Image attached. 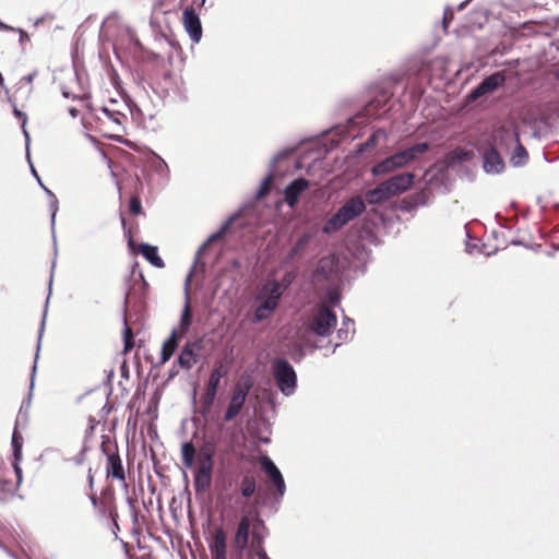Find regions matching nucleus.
<instances>
[{
  "label": "nucleus",
  "mask_w": 559,
  "mask_h": 559,
  "mask_svg": "<svg viewBox=\"0 0 559 559\" xmlns=\"http://www.w3.org/2000/svg\"><path fill=\"white\" fill-rule=\"evenodd\" d=\"M336 253L323 257L313 272V282L325 286H340L362 275L369 260L367 247H340Z\"/></svg>",
  "instance_id": "obj_1"
},
{
  "label": "nucleus",
  "mask_w": 559,
  "mask_h": 559,
  "mask_svg": "<svg viewBox=\"0 0 559 559\" xmlns=\"http://www.w3.org/2000/svg\"><path fill=\"white\" fill-rule=\"evenodd\" d=\"M248 210H239L237 213L229 216L221 227L210 234L201 245H212L218 240H229L231 236L237 235L239 231L250 225L252 222L251 217L247 216Z\"/></svg>",
  "instance_id": "obj_2"
},
{
  "label": "nucleus",
  "mask_w": 559,
  "mask_h": 559,
  "mask_svg": "<svg viewBox=\"0 0 559 559\" xmlns=\"http://www.w3.org/2000/svg\"><path fill=\"white\" fill-rule=\"evenodd\" d=\"M337 318L329 306L319 305L308 320V330L320 337L329 336L336 326Z\"/></svg>",
  "instance_id": "obj_3"
},
{
  "label": "nucleus",
  "mask_w": 559,
  "mask_h": 559,
  "mask_svg": "<svg viewBox=\"0 0 559 559\" xmlns=\"http://www.w3.org/2000/svg\"><path fill=\"white\" fill-rule=\"evenodd\" d=\"M207 248L209 247H199V250L197 251L195 257H194V262H193L191 270L185 281V306H183V309H182V312L180 316L179 328L177 329L178 334H180L181 336L188 332V330L192 323V312H191L190 293H189V285L191 282V277H192L193 273H195L199 267L201 270H203L204 263H201L200 260Z\"/></svg>",
  "instance_id": "obj_4"
},
{
  "label": "nucleus",
  "mask_w": 559,
  "mask_h": 559,
  "mask_svg": "<svg viewBox=\"0 0 559 559\" xmlns=\"http://www.w3.org/2000/svg\"><path fill=\"white\" fill-rule=\"evenodd\" d=\"M273 374L278 390L286 396L295 393L297 374L293 366L284 358H277L273 365Z\"/></svg>",
  "instance_id": "obj_5"
},
{
  "label": "nucleus",
  "mask_w": 559,
  "mask_h": 559,
  "mask_svg": "<svg viewBox=\"0 0 559 559\" xmlns=\"http://www.w3.org/2000/svg\"><path fill=\"white\" fill-rule=\"evenodd\" d=\"M392 95V92L386 88L377 90L371 99L362 108L364 116L372 119L385 117L392 109V107L389 106Z\"/></svg>",
  "instance_id": "obj_6"
},
{
  "label": "nucleus",
  "mask_w": 559,
  "mask_h": 559,
  "mask_svg": "<svg viewBox=\"0 0 559 559\" xmlns=\"http://www.w3.org/2000/svg\"><path fill=\"white\" fill-rule=\"evenodd\" d=\"M504 82L506 75L502 71L491 73L471 90V92L466 95V102L471 104L487 94L493 93L499 87H501Z\"/></svg>",
  "instance_id": "obj_7"
},
{
  "label": "nucleus",
  "mask_w": 559,
  "mask_h": 559,
  "mask_svg": "<svg viewBox=\"0 0 559 559\" xmlns=\"http://www.w3.org/2000/svg\"><path fill=\"white\" fill-rule=\"evenodd\" d=\"M251 388L252 382L250 380L238 382L235 385L228 407L224 415L225 421L233 420L241 412Z\"/></svg>",
  "instance_id": "obj_8"
},
{
  "label": "nucleus",
  "mask_w": 559,
  "mask_h": 559,
  "mask_svg": "<svg viewBox=\"0 0 559 559\" xmlns=\"http://www.w3.org/2000/svg\"><path fill=\"white\" fill-rule=\"evenodd\" d=\"M102 452L107 457L106 472L108 476H111L118 480L126 481L124 468L122 465L121 457L117 452V447L107 444L105 441L102 442Z\"/></svg>",
  "instance_id": "obj_9"
},
{
  "label": "nucleus",
  "mask_w": 559,
  "mask_h": 559,
  "mask_svg": "<svg viewBox=\"0 0 559 559\" xmlns=\"http://www.w3.org/2000/svg\"><path fill=\"white\" fill-rule=\"evenodd\" d=\"M182 23L190 39L198 44L202 38V24L199 14L193 8H186L183 10Z\"/></svg>",
  "instance_id": "obj_10"
},
{
  "label": "nucleus",
  "mask_w": 559,
  "mask_h": 559,
  "mask_svg": "<svg viewBox=\"0 0 559 559\" xmlns=\"http://www.w3.org/2000/svg\"><path fill=\"white\" fill-rule=\"evenodd\" d=\"M261 466L269 476L270 483L275 487L277 495L282 498L286 492V485L281 471L269 456L261 459Z\"/></svg>",
  "instance_id": "obj_11"
},
{
  "label": "nucleus",
  "mask_w": 559,
  "mask_h": 559,
  "mask_svg": "<svg viewBox=\"0 0 559 559\" xmlns=\"http://www.w3.org/2000/svg\"><path fill=\"white\" fill-rule=\"evenodd\" d=\"M309 181L304 177H298L287 185L284 190V200L289 207H295L302 192L309 188Z\"/></svg>",
  "instance_id": "obj_12"
},
{
  "label": "nucleus",
  "mask_w": 559,
  "mask_h": 559,
  "mask_svg": "<svg viewBox=\"0 0 559 559\" xmlns=\"http://www.w3.org/2000/svg\"><path fill=\"white\" fill-rule=\"evenodd\" d=\"M430 150L428 142H419L401 150L397 153V159H400L402 167L409 165L411 163L418 160L424 154Z\"/></svg>",
  "instance_id": "obj_13"
},
{
  "label": "nucleus",
  "mask_w": 559,
  "mask_h": 559,
  "mask_svg": "<svg viewBox=\"0 0 559 559\" xmlns=\"http://www.w3.org/2000/svg\"><path fill=\"white\" fill-rule=\"evenodd\" d=\"M414 180L415 175L413 173H402L384 180V183L391 191L392 197H394L408 190L413 186Z\"/></svg>",
  "instance_id": "obj_14"
},
{
  "label": "nucleus",
  "mask_w": 559,
  "mask_h": 559,
  "mask_svg": "<svg viewBox=\"0 0 559 559\" xmlns=\"http://www.w3.org/2000/svg\"><path fill=\"white\" fill-rule=\"evenodd\" d=\"M344 218L349 223L366 211V203L361 195L349 198L340 209Z\"/></svg>",
  "instance_id": "obj_15"
},
{
  "label": "nucleus",
  "mask_w": 559,
  "mask_h": 559,
  "mask_svg": "<svg viewBox=\"0 0 559 559\" xmlns=\"http://www.w3.org/2000/svg\"><path fill=\"white\" fill-rule=\"evenodd\" d=\"M483 168L487 174H500L504 162L496 147L489 146L483 154Z\"/></svg>",
  "instance_id": "obj_16"
},
{
  "label": "nucleus",
  "mask_w": 559,
  "mask_h": 559,
  "mask_svg": "<svg viewBox=\"0 0 559 559\" xmlns=\"http://www.w3.org/2000/svg\"><path fill=\"white\" fill-rule=\"evenodd\" d=\"M216 444L213 440H205L199 449L198 468L213 471Z\"/></svg>",
  "instance_id": "obj_17"
},
{
  "label": "nucleus",
  "mask_w": 559,
  "mask_h": 559,
  "mask_svg": "<svg viewBox=\"0 0 559 559\" xmlns=\"http://www.w3.org/2000/svg\"><path fill=\"white\" fill-rule=\"evenodd\" d=\"M213 558L227 557L226 533L223 527L217 526L213 531V538L209 545Z\"/></svg>",
  "instance_id": "obj_18"
},
{
  "label": "nucleus",
  "mask_w": 559,
  "mask_h": 559,
  "mask_svg": "<svg viewBox=\"0 0 559 559\" xmlns=\"http://www.w3.org/2000/svg\"><path fill=\"white\" fill-rule=\"evenodd\" d=\"M392 198L391 191L388 189L384 181L377 185L374 188L369 189L365 193V203L376 205L381 204Z\"/></svg>",
  "instance_id": "obj_19"
},
{
  "label": "nucleus",
  "mask_w": 559,
  "mask_h": 559,
  "mask_svg": "<svg viewBox=\"0 0 559 559\" xmlns=\"http://www.w3.org/2000/svg\"><path fill=\"white\" fill-rule=\"evenodd\" d=\"M250 520L247 515L241 516L235 534V546L240 550H245L249 545Z\"/></svg>",
  "instance_id": "obj_20"
},
{
  "label": "nucleus",
  "mask_w": 559,
  "mask_h": 559,
  "mask_svg": "<svg viewBox=\"0 0 559 559\" xmlns=\"http://www.w3.org/2000/svg\"><path fill=\"white\" fill-rule=\"evenodd\" d=\"M397 168H403L400 159H397V153L380 160L371 168V174L373 176H383L394 171Z\"/></svg>",
  "instance_id": "obj_21"
},
{
  "label": "nucleus",
  "mask_w": 559,
  "mask_h": 559,
  "mask_svg": "<svg viewBox=\"0 0 559 559\" xmlns=\"http://www.w3.org/2000/svg\"><path fill=\"white\" fill-rule=\"evenodd\" d=\"M148 166L159 177L163 185L168 182L169 167L167 163L153 151L150 153Z\"/></svg>",
  "instance_id": "obj_22"
},
{
  "label": "nucleus",
  "mask_w": 559,
  "mask_h": 559,
  "mask_svg": "<svg viewBox=\"0 0 559 559\" xmlns=\"http://www.w3.org/2000/svg\"><path fill=\"white\" fill-rule=\"evenodd\" d=\"M130 254L136 257L138 254L143 255L152 265L156 267H163V259L158 255V247H129Z\"/></svg>",
  "instance_id": "obj_23"
},
{
  "label": "nucleus",
  "mask_w": 559,
  "mask_h": 559,
  "mask_svg": "<svg viewBox=\"0 0 559 559\" xmlns=\"http://www.w3.org/2000/svg\"><path fill=\"white\" fill-rule=\"evenodd\" d=\"M181 337L180 334H178L177 329H173L170 336L163 343L162 346V353H160V362L165 364L170 359L173 354L178 347V340Z\"/></svg>",
  "instance_id": "obj_24"
},
{
  "label": "nucleus",
  "mask_w": 559,
  "mask_h": 559,
  "mask_svg": "<svg viewBox=\"0 0 559 559\" xmlns=\"http://www.w3.org/2000/svg\"><path fill=\"white\" fill-rule=\"evenodd\" d=\"M165 82L170 81L171 102L186 103L188 100L187 90L181 79L173 80L170 74L165 76Z\"/></svg>",
  "instance_id": "obj_25"
},
{
  "label": "nucleus",
  "mask_w": 559,
  "mask_h": 559,
  "mask_svg": "<svg viewBox=\"0 0 559 559\" xmlns=\"http://www.w3.org/2000/svg\"><path fill=\"white\" fill-rule=\"evenodd\" d=\"M213 471L197 468L194 472L193 487L197 492H204L209 489L212 481Z\"/></svg>",
  "instance_id": "obj_26"
},
{
  "label": "nucleus",
  "mask_w": 559,
  "mask_h": 559,
  "mask_svg": "<svg viewBox=\"0 0 559 559\" xmlns=\"http://www.w3.org/2000/svg\"><path fill=\"white\" fill-rule=\"evenodd\" d=\"M427 203V195L425 192L419 191L416 192L408 198L404 199L401 202V210L403 212L411 213L415 211L417 207L425 205Z\"/></svg>",
  "instance_id": "obj_27"
},
{
  "label": "nucleus",
  "mask_w": 559,
  "mask_h": 559,
  "mask_svg": "<svg viewBox=\"0 0 559 559\" xmlns=\"http://www.w3.org/2000/svg\"><path fill=\"white\" fill-rule=\"evenodd\" d=\"M193 346V343L185 344L178 356L177 361L179 366L183 369L188 370L193 366V364L197 362V355L194 354Z\"/></svg>",
  "instance_id": "obj_28"
},
{
  "label": "nucleus",
  "mask_w": 559,
  "mask_h": 559,
  "mask_svg": "<svg viewBox=\"0 0 559 559\" xmlns=\"http://www.w3.org/2000/svg\"><path fill=\"white\" fill-rule=\"evenodd\" d=\"M348 222L344 218L342 213L337 210L323 225L322 231L324 234H334L341 230Z\"/></svg>",
  "instance_id": "obj_29"
},
{
  "label": "nucleus",
  "mask_w": 559,
  "mask_h": 559,
  "mask_svg": "<svg viewBox=\"0 0 559 559\" xmlns=\"http://www.w3.org/2000/svg\"><path fill=\"white\" fill-rule=\"evenodd\" d=\"M48 301H49V296L46 299V308L44 310L43 320H41V324H40V330H39V335H38V344H37V353H36V356H35V362H34L33 370H32L31 384H29V393H28V397H27V402H26L27 405H29L31 400H32V391H33V388H34V377H35V372H36V360L38 358V353H39V348H40V340H41V336H43V333H44V329H45V320H46V314H47Z\"/></svg>",
  "instance_id": "obj_30"
},
{
  "label": "nucleus",
  "mask_w": 559,
  "mask_h": 559,
  "mask_svg": "<svg viewBox=\"0 0 559 559\" xmlns=\"http://www.w3.org/2000/svg\"><path fill=\"white\" fill-rule=\"evenodd\" d=\"M195 448L192 442H185L181 445L182 464L186 468H192L194 465Z\"/></svg>",
  "instance_id": "obj_31"
},
{
  "label": "nucleus",
  "mask_w": 559,
  "mask_h": 559,
  "mask_svg": "<svg viewBox=\"0 0 559 559\" xmlns=\"http://www.w3.org/2000/svg\"><path fill=\"white\" fill-rule=\"evenodd\" d=\"M258 526L264 527V523L260 519H258L255 524L253 525L252 543H251V548L254 551L257 558L259 559L260 551H265V549L263 547V537L257 531Z\"/></svg>",
  "instance_id": "obj_32"
},
{
  "label": "nucleus",
  "mask_w": 559,
  "mask_h": 559,
  "mask_svg": "<svg viewBox=\"0 0 559 559\" xmlns=\"http://www.w3.org/2000/svg\"><path fill=\"white\" fill-rule=\"evenodd\" d=\"M257 490L255 478L248 474L241 478L240 492L243 498H250Z\"/></svg>",
  "instance_id": "obj_33"
},
{
  "label": "nucleus",
  "mask_w": 559,
  "mask_h": 559,
  "mask_svg": "<svg viewBox=\"0 0 559 559\" xmlns=\"http://www.w3.org/2000/svg\"><path fill=\"white\" fill-rule=\"evenodd\" d=\"M262 293L263 296H269L278 302L283 294L282 284H280L277 281L269 282L263 286Z\"/></svg>",
  "instance_id": "obj_34"
},
{
  "label": "nucleus",
  "mask_w": 559,
  "mask_h": 559,
  "mask_svg": "<svg viewBox=\"0 0 559 559\" xmlns=\"http://www.w3.org/2000/svg\"><path fill=\"white\" fill-rule=\"evenodd\" d=\"M528 154L526 148L518 141V145L510 158L513 166H522L526 164Z\"/></svg>",
  "instance_id": "obj_35"
},
{
  "label": "nucleus",
  "mask_w": 559,
  "mask_h": 559,
  "mask_svg": "<svg viewBox=\"0 0 559 559\" xmlns=\"http://www.w3.org/2000/svg\"><path fill=\"white\" fill-rule=\"evenodd\" d=\"M275 173L269 171L267 175L262 179L257 192L255 197L257 199H263L266 197L271 191V183L274 180Z\"/></svg>",
  "instance_id": "obj_36"
},
{
  "label": "nucleus",
  "mask_w": 559,
  "mask_h": 559,
  "mask_svg": "<svg viewBox=\"0 0 559 559\" xmlns=\"http://www.w3.org/2000/svg\"><path fill=\"white\" fill-rule=\"evenodd\" d=\"M328 292L324 296V305L331 307H336L341 302V294L338 292V286H328Z\"/></svg>",
  "instance_id": "obj_37"
},
{
  "label": "nucleus",
  "mask_w": 559,
  "mask_h": 559,
  "mask_svg": "<svg viewBox=\"0 0 559 559\" xmlns=\"http://www.w3.org/2000/svg\"><path fill=\"white\" fill-rule=\"evenodd\" d=\"M11 445H12V451H13V459H15L16 461H21L22 460L23 437L16 429H14V431L12 433Z\"/></svg>",
  "instance_id": "obj_38"
},
{
  "label": "nucleus",
  "mask_w": 559,
  "mask_h": 559,
  "mask_svg": "<svg viewBox=\"0 0 559 559\" xmlns=\"http://www.w3.org/2000/svg\"><path fill=\"white\" fill-rule=\"evenodd\" d=\"M295 152H296V147H285V148L278 151L270 160L269 171H274L277 163L286 159Z\"/></svg>",
  "instance_id": "obj_39"
},
{
  "label": "nucleus",
  "mask_w": 559,
  "mask_h": 559,
  "mask_svg": "<svg viewBox=\"0 0 559 559\" xmlns=\"http://www.w3.org/2000/svg\"><path fill=\"white\" fill-rule=\"evenodd\" d=\"M486 247H465V252L473 258H488L497 253L498 247H495L493 250L486 251Z\"/></svg>",
  "instance_id": "obj_40"
},
{
  "label": "nucleus",
  "mask_w": 559,
  "mask_h": 559,
  "mask_svg": "<svg viewBox=\"0 0 559 559\" xmlns=\"http://www.w3.org/2000/svg\"><path fill=\"white\" fill-rule=\"evenodd\" d=\"M13 115L16 119L21 120V128L25 136V145L28 147L31 139L26 130L27 115L24 111L20 110L15 105H13Z\"/></svg>",
  "instance_id": "obj_41"
},
{
  "label": "nucleus",
  "mask_w": 559,
  "mask_h": 559,
  "mask_svg": "<svg viewBox=\"0 0 559 559\" xmlns=\"http://www.w3.org/2000/svg\"><path fill=\"white\" fill-rule=\"evenodd\" d=\"M0 31L19 33V43L22 47L24 46L25 43L29 41L28 34L20 27H13L0 21Z\"/></svg>",
  "instance_id": "obj_42"
},
{
  "label": "nucleus",
  "mask_w": 559,
  "mask_h": 559,
  "mask_svg": "<svg viewBox=\"0 0 559 559\" xmlns=\"http://www.w3.org/2000/svg\"><path fill=\"white\" fill-rule=\"evenodd\" d=\"M224 374L225 373L222 370V366H218V367L214 368L212 370V372H211V376H210V379H209V383H207V388L215 389L217 391L218 385H219L221 380L224 377Z\"/></svg>",
  "instance_id": "obj_43"
},
{
  "label": "nucleus",
  "mask_w": 559,
  "mask_h": 559,
  "mask_svg": "<svg viewBox=\"0 0 559 559\" xmlns=\"http://www.w3.org/2000/svg\"><path fill=\"white\" fill-rule=\"evenodd\" d=\"M134 347V336L132 330L129 328L127 320H124L123 329V350L130 352Z\"/></svg>",
  "instance_id": "obj_44"
},
{
  "label": "nucleus",
  "mask_w": 559,
  "mask_h": 559,
  "mask_svg": "<svg viewBox=\"0 0 559 559\" xmlns=\"http://www.w3.org/2000/svg\"><path fill=\"white\" fill-rule=\"evenodd\" d=\"M355 334V326H350V328H345V326H341L337 332H336V336L338 338L340 342H349L353 336Z\"/></svg>",
  "instance_id": "obj_45"
},
{
  "label": "nucleus",
  "mask_w": 559,
  "mask_h": 559,
  "mask_svg": "<svg viewBox=\"0 0 559 559\" xmlns=\"http://www.w3.org/2000/svg\"><path fill=\"white\" fill-rule=\"evenodd\" d=\"M128 210L131 215H139L142 212V202L138 195H132L128 203Z\"/></svg>",
  "instance_id": "obj_46"
},
{
  "label": "nucleus",
  "mask_w": 559,
  "mask_h": 559,
  "mask_svg": "<svg viewBox=\"0 0 559 559\" xmlns=\"http://www.w3.org/2000/svg\"><path fill=\"white\" fill-rule=\"evenodd\" d=\"M216 394H217V391L215 389H210L206 386V392L203 397V406H204L205 411L211 408V406L213 405L214 400L216 397Z\"/></svg>",
  "instance_id": "obj_47"
},
{
  "label": "nucleus",
  "mask_w": 559,
  "mask_h": 559,
  "mask_svg": "<svg viewBox=\"0 0 559 559\" xmlns=\"http://www.w3.org/2000/svg\"><path fill=\"white\" fill-rule=\"evenodd\" d=\"M44 190L47 193V195L50 197L49 207H50V211H51V223L53 225L55 224L56 214H57V211H58V200H57L56 195L47 187Z\"/></svg>",
  "instance_id": "obj_48"
},
{
  "label": "nucleus",
  "mask_w": 559,
  "mask_h": 559,
  "mask_svg": "<svg viewBox=\"0 0 559 559\" xmlns=\"http://www.w3.org/2000/svg\"><path fill=\"white\" fill-rule=\"evenodd\" d=\"M13 492V485L11 481L0 480V500H5Z\"/></svg>",
  "instance_id": "obj_49"
},
{
  "label": "nucleus",
  "mask_w": 559,
  "mask_h": 559,
  "mask_svg": "<svg viewBox=\"0 0 559 559\" xmlns=\"http://www.w3.org/2000/svg\"><path fill=\"white\" fill-rule=\"evenodd\" d=\"M380 136L385 138V133L382 130H378V131L373 132L365 141V145L368 146L369 150H372L377 145Z\"/></svg>",
  "instance_id": "obj_50"
},
{
  "label": "nucleus",
  "mask_w": 559,
  "mask_h": 559,
  "mask_svg": "<svg viewBox=\"0 0 559 559\" xmlns=\"http://www.w3.org/2000/svg\"><path fill=\"white\" fill-rule=\"evenodd\" d=\"M102 111L114 122L121 124V119L124 118V116L118 111L110 110L107 107H103Z\"/></svg>",
  "instance_id": "obj_51"
},
{
  "label": "nucleus",
  "mask_w": 559,
  "mask_h": 559,
  "mask_svg": "<svg viewBox=\"0 0 559 559\" xmlns=\"http://www.w3.org/2000/svg\"><path fill=\"white\" fill-rule=\"evenodd\" d=\"M453 16H454L453 8H451L449 5L445 7L444 12H443V17H442V25H443L444 29H447L449 27L450 23L453 20Z\"/></svg>",
  "instance_id": "obj_52"
},
{
  "label": "nucleus",
  "mask_w": 559,
  "mask_h": 559,
  "mask_svg": "<svg viewBox=\"0 0 559 559\" xmlns=\"http://www.w3.org/2000/svg\"><path fill=\"white\" fill-rule=\"evenodd\" d=\"M277 304L278 302L275 301L273 298H270L269 296H264L263 301L260 306H262L263 310L271 312L277 307Z\"/></svg>",
  "instance_id": "obj_53"
},
{
  "label": "nucleus",
  "mask_w": 559,
  "mask_h": 559,
  "mask_svg": "<svg viewBox=\"0 0 559 559\" xmlns=\"http://www.w3.org/2000/svg\"><path fill=\"white\" fill-rule=\"evenodd\" d=\"M20 462H21V461H16V460L14 459L13 464H12L13 469H14V473H15V475H16V483H17V484H20V483L22 481V468H21V466H20Z\"/></svg>",
  "instance_id": "obj_54"
},
{
  "label": "nucleus",
  "mask_w": 559,
  "mask_h": 559,
  "mask_svg": "<svg viewBox=\"0 0 559 559\" xmlns=\"http://www.w3.org/2000/svg\"><path fill=\"white\" fill-rule=\"evenodd\" d=\"M270 312L262 309V306H259L254 311V317L257 321H262L267 317Z\"/></svg>",
  "instance_id": "obj_55"
},
{
  "label": "nucleus",
  "mask_w": 559,
  "mask_h": 559,
  "mask_svg": "<svg viewBox=\"0 0 559 559\" xmlns=\"http://www.w3.org/2000/svg\"><path fill=\"white\" fill-rule=\"evenodd\" d=\"M367 151H370V150H369V147H368V146H366V145H365V142L359 143V144H357V145H356V147H355V155H356V156H360V155H362V154H364L365 152H367Z\"/></svg>",
  "instance_id": "obj_56"
},
{
  "label": "nucleus",
  "mask_w": 559,
  "mask_h": 559,
  "mask_svg": "<svg viewBox=\"0 0 559 559\" xmlns=\"http://www.w3.org/2000/svg\"><path fill=\"white\" fill-rule=\"evenodd\" d=\"M294 281V274L292 273H286L282 280L283 282V289L286 288L287 286H289L292 284V282Z\"/></svg>",
  "instance_id": "obj_57"
},
{
  "label": "nucleus",
  "mask_w": 559,
  "mask_h": 559,
  "mask_svg": "<svg viewBox=\"0 0 559 559\" xmlns=\"http://www.w3.org/2000/svg\"><path fill=\"white\" fill-rule=\"evenodd\" d=\"M159 97L164 99H170L171 100V92L170 87H162L160 92L158 93Z\"/></svg>",
  "instance_id": "obj_58"
},
{
  "label": "nucleus",
  "mask_w": 559,
  "mask_h": 559,
  "mask_svg": "<svg viewBox=\"0 0 559 559\" xmlns=\"http://www.w3.org/2000/svg\"><path fill=\"white\" fill-rule=\"evenodd\" d=\"M26 157H27V160H28V163H29V165H31V170H32L33 176H34V177H36V179H38V178H39V176H38V174H37L36 169L34 168V166H33V164H32V162H31V156H29V146H28V147L26 146Z\"/></svg>",
  "instance_id": "obj_59"
},
{
  "label": "nucleus",
  "mask_w": 559,
  "mask_h": 559,
  "mask_svg": "<svg viewBox=\"0 0 559 559\" xmlns=\"http://www.w3.org/2000/svg\"><path fill=\"white\" fill-rule=\"evenodd\" d=\"M342 326H345V328L355 326V322L353 319H350L348 317H344L343 321H342Z\"/></svg>",
  "instance_id": "obj_60"
},
{
  "label": "nucleus",
  "mask_w": 559,
  "mask_h": 559,
  "mask_svg": "<svg viewBox=\"0 0 559 559\" xmlns=\"http://www.w3.org/2000/svg\"><path fill=\"white\" fill-rule=\"evenodd\" d=\"M462 230H463V233L465 235L464 245H469V240L472 239L469 229L465 225Z\"/></svg>",
  "instance_id": "obj_61"
},
{
  "label": "nucleus",
  "mask_w": 559,
  "mask_h": 559,
  "mask_svg": "<svg viewBox=\"0 0 559 559\" xmlns=\"http://www.w3.org/2000/svg\"><path fill=\"white\" fill-rule=\"evenodd\" d=\"M35 76H36V72H33V73H29V74L23 76L22 80L25 81L26 83H32L33 80L35 79Z\"/></svg>",
  "instance_id": "obj_62"
},
{
  "label": "nucleus",
  "mask_w": 559,
  "mask_h": 559,
  "mask_svg": "<svg viewBox=\"0 0 559 559\" xmlns=\"http://www.w3.org/2000/svg\"><path fill=\"white\" fill-rule=\"evenodd\" d=\"M62 95H63V97L71 98L73 100L80 98L78 95L71 94L70 92H68L66 90H62Z\"/></svg>",
  "instance_id": "obj_63"
},
{
  "label": "nucleus",
  "mask_w": 559,
  "mask_h": 559,
  "mask_svg": "<svg viewBox=\"0 0 559 559\" xmlns=\"http://www.w3.org/2000/svg\"><path fill=\"white\" fill-rule=\"evenodd\" d=\"M68 111L72 118H76L79 116V110L75 107H70Z\"/></svg>",
  "instance_id": "obj_64"
}]
</instances>
